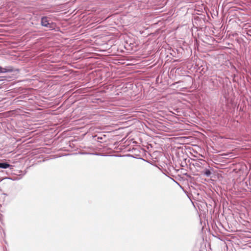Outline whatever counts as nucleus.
<instances>
[{
	"label": "nucleus",
	"instance_id": "obj_1",
	"mask_svg": "<svg viewBox=\"0 0 251 251\" xmlns=\"http://www.w3.org/2000/svg\"><path fill=\"white\" fill-rule=\"evenodd\" d=\"M41 24L43 26L49 28H53V24L50 23L47 17H43L41 19Z\"/></svg>",
	"mask_w": 251,
	"mask_h": 251
},
{
	"label": "nucleus",
	"instance_id": "obj_2",
	"mask_svg": "<svg viewBox=\"0 0 251 251\" xmlns=\"http://www.w3.org/2000/svg\"><path fill=\"white\" fill-rule=\"evenodd\" d=\"M13 71V68L11 67H9L7 68H2L0 66V73H6V72H12Z\"/></svg>",
	"mask_w": 251,
	"mask_h": 251
},
{
	"label": "nucleus",
	"instance_id": "obj_3",
	"mask_svg": "<svg viewBox=\"0 0 251 251\" xmlns=\"http://www.w3.org/2000/svg\"><path fill=\"white\" fill-rule=\"evenodd\" d=\"M10 165L6 162L0 163V168L6 169L9 168Z\"/></svg>",
	"mask_w": 251,
	"mask_h": 251
},
{
	"label": "nucleus",
	"instance_id": "obj_4",
	"mask_svg": "<svg viewBox=\"0 0 251 251\" xmlns=\"http://www.w3.org/2000/svg\"><path fill=\"white\" fill-rule=\"evenodd\" d=\"M204 174L207 176H209L211 174V172L210 170L207 169L206 170L205 172H204Z\"/></svg>",
	"mask_w": 251,
	"mask_h": 251
}]
</instances>
